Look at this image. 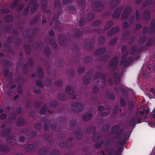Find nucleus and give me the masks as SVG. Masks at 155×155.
Instances as JSON below:
<instances>
[{
  "label": "nucleus",
  "instance_id": "b1692460",
  "mask_svg": "<svg viewBox=\"0 0 155 155\" xmlns=\"http://www.w3.org/2000/svg\"><path fill=\"white\" fill-rule=\"evenodd\" d=\"M148 70H150V68H148Z\"/></svg>",
  "mask_w": 155,
  "mask_h": 155
},
{
  "label": "nucleus",
  "instance_id": "a878e982",
  "mask_svg": "<svg viewBox=\"0 0 155 155\" xmlns=\"http://www.w3.org/2000/svg\"><path fill=\"white\" fill-rule=\"evenodd\" d=\"M80 106H81V105H78V107H80Z\"/></svg>",
  "mask_w": 155,
  "mask_h": 155
},
{
  "label": "nucleus",
  "instance_id": "0eeeda50",
  "mask_svg": "<svg viewBox=\"0 0 155 155\" xmlns=\"http://www.w3.org/2000/svg\"><path fill=\"white\" fill-rule=\"evenodd\" d=\"M105 40V37L104 36H101L99 38L98 41L100 43L104 42Z\"/></svg>",
  "mask_w": 155,
  "mask_h": 155
},
{
  "label": "nucleus",
  "instance_id": "cd10ccee",
  "mask_svg": "<svg viewBox=\"0 0 155 155\" xmlns=\"http://www.w3.org/2000/svg\"><path fill=\"white\" fill-rule=\"evenodd\" d=\"M103 114V115H106V114Z\"/></svg>",
  "mask_w": 155,
  "mask_h": 155
},
{
  "label": "nucleus",
  "instance_id": "f257e3e1",
  "mask_svg": "<svg viewBox=\"0 0 155 155\" xmlns=\"http://www.w3.org/2000/svg\"><path fill=\"white\" fill-rule=\"evenodd\" d=\"M117 64V58L114 57L110 61L109 65L110 66H116Z\"/></svg>",
  "mask_w": 155,
  "mask_h": 155
},
{
  "label": "nucleus",
  "instance_id": "7ed1b4c3",
  "mask_svg": "<svg viewBox=\"0 0 155 155\" xmlns=\"http://www.w3.org/2000/svg\"><path fill=\"white\" fill-rule=\"evenodd\" d=\"M65 90L68 94H71V91L72 92L73 91V90L70 86H68L67 87L65 88Z\"/></svg>",
  "mask_w": 155,
  "mask_h": 155
},
{
  "label": "nucleus",
  "instance_id": "c85d7f7f",
  "mask_svg": "<svg viewBox=\"0 0 155 155\" xmlns=\"http://www.w3.org/2000/svg\"><path fill=\"white\" fill-rule=\"evenodd\" d=\"M1 127H3V126L2 125L1 126Z\"/></svg>",
  "mask_w": 155,
  "mask_h": 155
},
{
  "label": "nucleus",
  "instance_id": "2eb2a0df",
  "mask_svg": "<svg viewBox=\"0 0 155 155\" xmlns=\"http://www.w3.org/2000/svg\"><path fill=\"white\" fill-rule=\"evenodd\" d=\"M34 92L35 93H39L40 92V90H38L37 91H36L35 90H34Z\"/></svg>",
  "mask_w": 155,
  "mask_h": 155
},
{
  "label": "nucleus",
  "instance_id": "423d86ee",
  "mask_svg": "<svg viewBox=\"0 0 155 155\" xmlns=\"http://www.w3.org/2000/svg\"><path fill=\"white\" fill-rule=\"evenodd\" d=\"M38 71H39V72H38V74L41 75L39 76L40 77H42L43 76V72L41 68H39L38 70Z\"/></svg>",
  "mask_w": 155,
  "mask_h": 155
},
{
  "label": "nucleus",
  "instance_id": "aec40b11",
  "mask_svg": "<svg viewBox=\"0 0 155 155\" xmlns=\"http://www.w3.org/2000/svg\"><path fill=\"white\" fill-rule=\"evenodd\" d=\"M33 146V145H32V144H31V145H30V147H32Z\"/></svg>",
  "mask_w": 155,
  "mask_h": 155
},
{
  "label": "nucleus",
  "instance_id": "1a4fd4ad",
  "mask_svg": "<svg viewBox=\"0 0 155 155\" xmlns=\"http://www.w3.org/2000/svg\"><path fill=\"white\" fill-rule=\"evenodd\" d=\"M84 22L83 21V20L81 19L80 20L79 22V25L80 26H82L84 25Z\"/></svg>",
  "mask_w": 155,
  "mask_h": 155
},
{
  "label": "nucleus",
  "instance_id": "f3484780",
  "mask_svg": "<svg viewBox=\"0 0 155 155\" xmlns=\"http://www.w3.org/2000/svg\"><path fill=\"white\" fill-rule=\"evenodd\" d=\"M136 27L137 29H139L141 27V26L140 25H138L136 26Z\"/></svg>",
  "mask_w": 155,
  "mask_h": 155
},
{
  "label": "nucleus",
  "instance_id": "f03ea898",
  "mask_svg": "<svg viewBox=\"0 0 155 155\" xmlns=\"http://www.w3.org/2000/svg\"><path fill=\"white\" fill-rule=\"evenodd\" d=\"M137 120V122L138 123H139L141 122V119L140 118H139L138 117H136V118H132L131 121H130V125L131 126H132L135 122V121L136 120Z\"/></svg>",
  "mask_w": 155,
  "mask_h": 155
},
{
  "label": "nucleus",
  "instance_id": "393cba45",
  "mask_svg": "<svg viewBox=\"0 0 155 155\" xmlns=\"http://www.w3.org/2000/svg\"><path fill=\"white\" fill-rule=\"evenodd\" d=\"M2 110L1 109H0V112H2Z\"/></svg>",
  "mask_w": 155,
  "mask_h": 155
},
{
  "label": "nucleus",
  "instance_id": "a211bd4d",
  "mask_svg": "<svg viewBox=\"0 0 155 155\" xmlns=\"http://www.w3.org/2000/svg\"><path fill=\"white\" fill-rule=\"evenodd\" d=\"M130 105L132 107L133 106V102H131L130 103Z\"/></svg>",
  "mask_w": 155,
  "mask_h": 155
},
{
  "label": "nucleus",
  "instance_id": "c756f323",
  "mask_svg": "<svg viewBox=\"0 0 155 155\" xmlns=\"http://www.w3.org/2000/svg\"><path fill=\"white\" fill-rule=\"evenodd\" d=\"M116 31H114V33H115V32H116Z\"/></svg>",
  "mask_w": 155,
  "mask_h": 155
},
{
  "label": "nucleus",
  "instance_id": "9b49d317",
  "mask_svg": "<svg viewBox=\"0 0 155 155\" xmlns=\"http://www.w3.org/2000/svg\"><path fill=\"white\" fill-rule=\"evenodd\" d=\"M120 102L121 104V105H124L125 104V101L123 99H120Z\"/></svg>",
  "mask_w": 155,
  "mask_h": 155
},
{
  "label": "nucleus",
  "instance_id": "dca6fc26",
  "mask_svg": "<svg viewBox=\"0 0 155 155\" xmlns=\"http://www.w3.org/2000/svg\"><path fill=\"white\" fill-rule=\"evenodd\" d=\"M45 153V151H43V150H42V149H41V150H40V153H41V154H44V153Z\"/></svg>",
  "mask_w": 155,
  "mask_h": 155
},
{
  "label": "nucleus",
  "instance_id": "f8f14e48",
  "mask_svg": "<svg viewBox=\"0 0 155 155\" xmlns=\"http://www.w3.org/2000/svg\"><path fill=\"white\" fill-rule=\"evenodd\" d=\"M152 117L155 118V108L153 110V114H152Z\"/></svg>",
  "mask_w": 155,
  "mask_h": 155
},
{
  "label": "nucleus",
  "instance_id": "ddd939ff",
  "mask_svg": "<svg viewBox=\"0 0 155 155\" xmlns=\"http://www.w3.org/2000/svg\"><path fill=\"white\" fill-rule=\"evenodd\" d=\"M151 91L152 93H153L155 95V89H151Z\"/></svg>",
  "mask_w": 155,
  "mask_h": 155
},
{
  "label": "nucleus",
  "instance_id": "9d476101",
  "mask_svg": "<svg viewBox=\"0 0 155 155\" xmlns=\"http://www.w3.org/2000/svg\"><path fill=\"white\" fill-rule=\"evenodd\" d=\"M6 116V115L5 114H3L0 116V118L1 119H3L5 118Z\"/></svg>",
  "mask_w": 155,
  "mask_h": 155
},
{
  "label": "nucleus",
  "instance_id": "bb28decb",
  "mask_svg": "<svg viewBox=\"0 0 155 155\" xmlns=\"http://www.w3.org/2000/svg\"><path fill=\"white\" fill-rule=\"evenodd\" d=\"M114 29H112V31H113Z\"/></svg>",
  "mask_w": 155,
  "mask_h": 155
},
{
  "label": "nucleus",
  "instance_id": "4468645a",
  "mask_svg": "<svg viewBox=\"0 0 155 155\" xmlns=\"http://www.w3.org/2000/svg\"><path fill=\"white\" fill-rule=\"evenodd\" d=\"M103 106H101V107H100L99 108H98V110H99L100 111H101V110H102V109H103Z\"/></svg>",
  "mask_w": 155,
  "mask_h": 155
},
{
  "label": "nucleus",
  "instance_id": "6ab92c4d",
  "mask_svg": "<svg viewBox=\"0 0 155 155\" xmlns=\"http://www.w3.org/2000/svg\"><path fill=\"white\" fill-rule=\"evenodd\" d=\"M38 83H39V82H36V84H37V85L39 86V85H39V84Z\"/></svg>",
  "mask_w": 155,
  "mask_h": 155
},
{
  "label": "nucleus",
  "instance_id": "5701e85b",
  "mask_svg": "<svg viewBox=\"0 0 155 155\" xmlns=\"http://www.w3.org/2000/svg\"><path fill=\"white\" fill-rule=\"evenodd\" d=\"M44 129L45 130H47V129L45 128V127H44Z\"/></svg>",
  "mask_w": 155,
  "mask_h": 155
},
{
  "label": "nucleus",
  "instance_id": "6e6552de",
  "mask_svg": "<svg viewBox=\"0 0 155 155\" xmlns=\"http://www.w3.org/2000/svg\"><path fill=\"white\" fill-rule=\"evenodd\" d=\"M149 110H143V111H141L140 112V113L141 114H147L149 113Z\"/></svg>",
  "mask_w": 155,
  "mask_h": 155
},
{
  "label": "nucleus",
  "instance_id": "39448f33",
  "mask_svg": "<svg viewBox=\"0 0 155 155\" xmlns=\"http://www.w3.org/2000/svg\"><path fill=\"white\" fill-rule=\"evenodd\" d=\"M46 109L45 107H44L42 108L40 110V113L42 114H45L46 111Z\"/></svg>",
  "mask_w": 155,
  "mask_h": 155
},
{
  "label": "nucleus",
  "instance_id": "412c9836",
  "mask_svg": "<svg viewBox=\"0 0 155 155\" xmlns=\"http://www.w3.org/2000/svg\"><path fill=\"white\" fill-rule=\"evenodd\" d=\"M54 35V33L53 32H52V34H51V35Z\"/></svg>",
  "mask_w": 155,
  "mask_h": 155
},
{
  "label": "nucleus",
  "instance_id": "20e7f679",
  "mask_svg": "<svg viewBox=\"0 0 155 155\" xmlns=\"http://www.w3.org/2000/svg\"><path fill=\"white\" fill-rule=\"evenodd\" d=\"M105 51V49L104 48H101L97 50L96 53L98 54H101L103 53Z\"/></svg>",
  "mask_w": 155,
  "mask_h": 155
},
{
  "label": "nucleus",
  "instance_id": "4be33fe9",
  "mask_svg": "<svg viewBox=\"0 0 155 155\" xmlns=\"http://www.w3.org/2000/svg\"><path fill=\"white\" fill-rule=\"evenodd\" d=\"M78 71L79 72H82V71H81L79 69H78Z\"/></svg>",
  "mask_w": 155,
  "mask_h": 155
}]
</instances>
